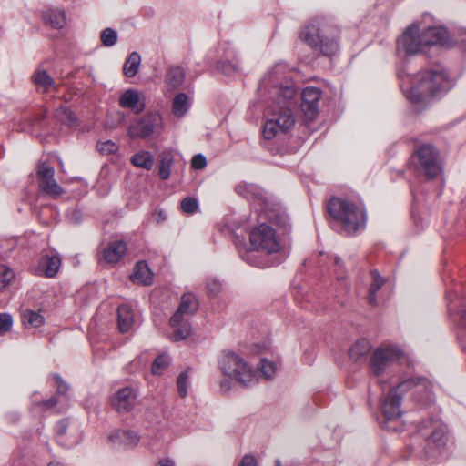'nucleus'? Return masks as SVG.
Segmentation results:
<instances>
[{
	"mask_svg": "<svg viewBox=\"0 0 466 466\" xmlns=\"http://www.w3.org/2000/svg\"><path fill=\"white\" fill-rule=\"evenodd\" d=\"M290 75L287 65L279 63L270 68L260 81L259 90L273 100L265 113L262 130L265 139L270 140L287 133L295 124L292 109L296 104V89Z\"/></svg>",
	"mask_w": 466,
	"mask_h": 466,
	"instance_id": "f257e3e1",
	"label": "nucleus"
},
{
	"mask_svg": "<svg viewBox=\"0 0 466 466\" xmlns=\"http://www.w3.org/2000/svg\"><path fill=\"white\" fill-rule=\"evenodd\" d=\"M453 85L448 72L443 67L435 66L419 72L413 77L411 86L406 89L402 86V89L409 100L420 103L431 97L442 96Z\"/></svg>",
	"mask_w": 466,
	"mask_h": 466,
	"instance_id": "f03ea898",
	"label": "nucleus"
},
{
	"mask_svg": "<svg viewBox=\"0 0 466 466\" xmlns=\"http://www.w3.org/2000/svg\"><path fill=\"white\" fill-rule=\"evenodd\" d=\"M219 370L226 377L220 382V389L223 391H228L231 388L228 380L245 387L257 382V373L252 365L238 353L225 352L219 360Z\"/></svg>",
	"mask_w": 466,
	"mask_h": 466,
	"instance_id": "7ed1b4c3",
	"label": "nucleus"
},
{
	"mask_svg": "<svg viewBox=\"0 0 466 466\" xmlns=\"http://www.w3.org/2000/svg\"><path fill=\"white\" fill-rule=\"evenodd\" d=\"M249 245L251 249L248 250L244 259L257 267H268L272 264L268 259L258 260L255 252H261L265 255H272L280 251L281 245L276 230L266 223H261L252 228L249 233Z\"/></svg>",
	"mask_w": 466,
	"mask_h": 466,
	"instance_id": "20e7f679",
	"label": "nucleus"
},
{
	"mask_svg": "<svg viewBox=\"0 0 466 466\" xmlns=\"http://www.w3.org/2000/svg\"><path fill=\"white\" fill-rule=\"evenodd\" d=\"M328 210L347 234H354L365 228L366 212L360 203L333 198L328 204Z\"/></svg>",
	"mask_w": 466,
	"mask_h": 466,
	"instance_id": "39448f33",
	"label": "nucleus"
},
{
	"mask_svg": "<svg viewBox=\"0 0 466 466\" xmlns=\"http://www.w3.org/2000/svg\"><path fill=\"white\" fill-rule=\"evenodd\" d=\"M300 38L325 56H333L339 50V29L314 21L305 26Z\"/></svg>",
	"mask_w": 466,
	"mask_h": 466,
	"instance_id": "423d86ee",
	"label": "nucleus"
},
{
	"mask_svg": "<svg viewBox=\"0 0 466 466\" xmlns=\"http://www.w3.org/2000/svg\"><path fill=\"white\" fill-rule=\"evenodd\" d=\"M414 388L415 393H424L426 397H429L431 390V383L420 379L416 383L411 380H403L397 385L396 388L391 390L386 396L382 402L381 410L387 422L396 421L400 419L402 411L400 409V396L398 392L402 393L406 390Z\"/></svg>",
	"mask_w": 466,
	"mask_h": 466,
	"instance_id": "0eeeda50",
	"label": "nucleus"
},
{
	"mask_svg": "<svg viewBox=\"0 0 466 466\" xmlns=\"http://www.w3.org/2000/svg\"><path fill=\"white\" fill-rule=\"evenodd\" d=\"M421 29L423 28L420 19L415 20L404 29L397 38L396 51L399 56H415L426 50Z\"/></svg>",
	"mask_w": 466,
	"mask_h": 466,
	"instance_id": "6e6552de",
	"label": "nucleus"
},
{
	"mask_svg": "<svg viewBox=\"0 0 466 466\" xmlns=\"http://www.w3.org/2000/svg\"><path fill=\"white\" fill-rule=\"evenodd\" d=\"M417 169L423 172L429 178L437 177L441 173V165L439 159L438 152L431 145H423L413 157Z\"/></svg>",
	"mask_w": 466,
	"mask_h": 466,
	"instance_id": "1a4fd4ad",
	"label": "nucleus"
},
{
	"mask_svg": "<svg viewBox=\"0 0 466 466\" xmlns=\"http://www.w3.org/2000/svg\"><path fill=\"white\" fill-rule=\"evenodd\" d=\"M433 18L431 15L426 14L420 19V25L423 29V43L425 48L435 46H446L451 44V37L446 27L433 24Z\"/></svg>",
	"mask_w": 466,
	"mask_h": 466,
	"instance_id": "9d476101",
	"label": "nucleus"
},
{
	"mask_svg": "<svg viewBox=\"0 0 466 466\" xmlns=\"http://www.w3.org/2000/svg\"><path fill=\"white\" fill-rule=\"evenodd\" d=\"M163 117L159 112H148L128 127V136L132 138H147L163 130Z\"/></svg>",
	"mask_w": 466,
	"mask_h": 466,
	"instance_id": "9b49d317",
	"label": "nucleus"
},
{
	"mask_svg": "<svg viewBox=\"0 0 466 466\" xmlns=\"http://www.w3.org/2000/svg\"><path fill=\"white\" fill-rule=\"evenodd\" d=\"M401 352L395 347H386L377 349L371 357L370 370L374 376L378 378V383L383 384L380 379L386 373L390 364L400 358Z\"/></svg>",
	"mask_w": 466,
	"mask_h": 466,
	"instance_id": "f8f14e48",
	"label": "nucleus"
},
{
	"mask_svg": "<svg viewBox=\"0 0 466 466\" xmlns=\"http://www.w3.org/2000/svg\"><path fill=\"white\" fill-rule=\"evenodd\" d=\"M432 431L426 438V453L429 457L437 458L446 453L447 428L444 424L435 421L431 424Z\"/></svg>",
	"mask_w": 466,
	"mask_h": 466,
	"instance_id": "ddd939ff",
	"label": "nucleus"
},
{
	"mask_svg": "<svg viewBox=\"0 0 466 466\" xmlns=\"http://www.w3.org/2000/svg\"><path fill=\"white\" fill-rule=\"evenodd\" d=\"M56 432L57 442L66 448L76 445L82 439L79 425L76 421H69L68 420L59 421Z\"/></svg>",
	"mask_w": 466,
	"mask_h": 466,
	"instance_id": "4468645a",
	"label": "nucleus"
},
{
	"mask_svg": "<svg viewBox=\"0 0 466 466\" xmlns=\"http://www.w3.org/2000/svg\"><path fill=\"white\" fill-rule=\"evenodd\" d=\"M38 186L42 192L52 197L57 198L64 194V189L55 179V169L46 164H41L37 170Z\"/></svg>",
	"mask_w": 466,
	"mask_h": 466,
	"instance_id": "2eb2a0df",
	"label": "nucleus"
},
{
	"mask_svg": "<svg viewBox=\"0 0 466 466\" xmlns=\"http://www.w3.org/2000/svg\"><path fill=\"white\" fill-rule=\"evenodd\" d=\"M137 391L132 387L119 389L111 398L112 407L120 413H128L136 406Z\"/></svg>",
	"mask_w": 466,
	"mask_h": 466,
	"instance_id": "dca6fc26",
	"label": "nucleus"
},
{
	"mask_svg": "<svg viewBox=\"0 0 466 466\" xmlns=\"http://www.w3.org/2000/svg\"><path fill=\"white\" fill-rule=\"evenodd\" d=\"M320 97L321 91L315 86H307L301 92V103L299 106L308 119L311 120L318 115Z\"/></svg>",
	"mask_w": 466,
	"mask_h": 466,
	"instance_id": "f3484780",
	"label": "nucleus"
},
{
	"mask_svg": "<svg viewBox=\"0 0 466 466\" xmlns=\"http://www.w3.org/2000/svg\"><path fill=\"white\" fill-rule=\"evenodd\" d=\"M108 440L115 446L133 449L140 442L141 436L133 430L115 429L108 433Z\"/></svg>",
	"mask_w": 466,
	"mask_h": 466,
	"instance_id": "a211bd4d",
	"label": "nucleus"
},
{
	"mask_svg": "<svg viewBox=\"0 0 466 466\" xmlns=\"http://www.w3.org/2000/svg\"><path fill=\"white\" fill-rule=\"evenodd\" d=\"M61 266L59 256L55 254H46L42 256L37 263L34 266L33 270L38 276L46 278L55 277Z\"/></svg>",
	"mask_w": 466,
	"mask_h": 466,
	"instance_id": "6ab92c4d",
	"label": "nucleus"
},
{
	"mask_svg": "<svg viewBox=\"0 0 466 466\" xmlns=\"http://www.w3.org/2000/svg\"><path fill=\"white\" fill-rule=\"evenodd\" d=\"M118 104L121 107L129 109L135 114L141 113L146 106L144 96L132 88L127 89L121 94Z\"/></svg>",
	"mask_w": 466,
	"mask_h": 466,
	"instance_id": "aec40b11",
	"label": "nucleus"
},
{
	"mask_svg": "<svg viewBox=\"0 0 466 466\" xmlns=\"http://www.w3.org/2000/svg\"><path fill=\"white\" fill-rule=\"evenodd\" d=\"M236 192L239 196L253 202L256 208H258L261 212L264 211L262 206L265 205L266 203L262 189L260 187L254 184L241 182L236 187Z\"/></svg>",
	"mask_w": 466,
	"mask_h": 466,
	"instance_id": "412c9836",
	"label": "nucleus"
},
{
	"mask_svg": "<svg viewBox=\"0 0 466 466\" xmlns=\"http://www.w3.org/2000/svg\"><path fill=\"white\" fill-rule=\"evenodd\" d=\"M198 309V302L194 295L185 294L181 298V301L177 310L170 319L171 327L180 324L181 317L194 314Z\"/></svg>",
	"mask_w": 466,
	"mask_h": 466,
	"instance_id": "4be33fe9",
	"label": "nucleus"
},
{
	"mask_svg": "<svg viewBox=\"0 0 466 466\" xmlns=\"http://www.w3.org/2000/svg\"><path fill=\"white\" fill-rule=\"evenodd\" d=\"M153 272L147 263L146 261H138L130 274V280L137 285L149 286L153 283Z\"/></svg>",
	"mask_w": 466,
	"mask_h": 466,
	"instance_id": "5701e85b",
	"label": "nucleus"
},
{
	"mask_svg": "<svg viewBox=\"0 0 466 466\" xmlns=\"http://www.w3.org/2000/svg\"><path fill=\"white\" fill-rule=\"evenodd\" d=\"M127 251V244L121 240L109 243L103 249V258L108 264L118 262Z\"/></svg>",
	"mask_w": 466,
	"mask_h": 466,
	"instance_id": "b1692460",
	"label": "nucleus"
},
{
	"mask_svg": "<svg viewBox=\"0 0 466 466\" xmlns=\"http://www.w3.org/2000/svg\"><path fill=\"white\" fill-rule=\"evenodd\" d=\"M44 20L53 28H63L66 25V15L63 8L51 6L43 13Z\"/></svg>",
	"mask_w": 466,
	"mask_h": 466,
	"instance_id": "393cba45",
	"label": "nucleus"
},
{
	"mask_svg": "<svg viewBox=\"0 0 466 466\" xmlns=\"http://www.w3.org/2000/svg\"><path fill=\"white\" fill-rule=\"evenodd\" d=\"M135 322V314L131 307L123 304L117 309L118 329L122 333L128 332L132 329Z\"/></svg>",
	"mask_w": 466,
	"mask_h": 466,
	"instance_id": "a878e982",
	"label": "nucleus"
},
{
	"mask_svg": "<svg viewBox=\"0 0 466 466\" xmlns=\"http://www.w3.org/2000/svg\"><path fill=\"white\" fill-rule=\"evenodd\" d=\"M191 107V99L185 93L177 94L172 99L171 111L172 114L181 118L187 115Z\"/></svg>",
	"mask_w": 466,
	"mask_h": 466,
	"instance_id": "bb28decb",
	"label": "nucleus"
},
{
	"mask_svg": "<svg viewBox=\"0 0 466 466\" xmlns=\"http://www.w3.org/2000/svg\"><path fill=\"white\" fill-rule=\"evenodd\" d=\"M130 163L137 168L149 171L154 167L155 157L147 150H139L130 157Z\"/></svg>",
	"mask_w": 466,
	"mask_h": 466,
	"instance_id": "cd10ccee",
	"label": "nucleus"
},
{
	"mask_svg": "<svg viewBox=\"0 0 466 466\" xmlns=\"http://www.w3.org/2000/svg\"><path fill=\"white\" fill-rule=\"evenodd\" d=\"M185 81V71L180 66L171 67L166 76V85L172 91L182 86Z\"/></svg>",
	"mask_w": 466,
	"mask_h": 466,
	"instance_id": "c85d7f7f",
	"label": "nucleus"
},
{
	"mask_svg": "<svg viewBox=\"0 0 466 466\" xmlns=\"http://www.w3.org/2000/svg\"><path fill=\"white\" fill-rule=\"evenodd\" d=\"M173 162L174 156L171 151H164L161 153L158 165V175L161 179L167 180L169 178Z\"/></svg>",
	"mask_w": 466,
	"mask_h": 466,
	"instance_id": "c756f323",
	"label": "nucleus"
},
{
	"mask_svg": "<svg viewBox=\"0 0 466 466\" xmlns=\"http://www.w3.org/2000/svg\"><path fill=\"white\" fill-rule=\"evenodd\" d=\"M278 370V365L276 362L269 360L268 359H262L260 362L258 364L257 373V380L258 377H261L265 380L272 379Z\"/></svg>",
	"mask_w": 466,
	"mask_h": 466,
	"instance_id": "7c9ffc66",
	"label": "nucleus"
},
{
	"mask_svg": "<svg viewBox=\"0 0 466 466\" xmlns=\"http://www.w3.org/2000/svg\"><path fill=\"white\" fill-rule=\"evenodd\" d=\"M32 81L38 89H41L44 92L49 90L55 86L52 77L43 69H37L33 74Z\"/></svg>",
	"mask_w": 466,
	"mask_h": 466,
	"instance_id": "2f4dec72",
	"label": "nucleus"
},
{
	"mask_svg": "<svg viewBox=\"0 0 466 466\" xmlns=\"http://www.w3.org/2000/svg\"><path fill=\"white\" fill-rule=\"evenodd\" d=\"M32 409L35 413H43L55 408L56 400L54 398L42 400L39 393H34L31 399Z\"/></svg>",
	"mask_w": 466,
	"mask_h": 466,
	"instance_id": "473e14b6",
	"label": "nucleus"
},
{
	"mask_svg": "<svg viewBox=\"0 0 466 466\" xmlns=\"http://www.w3.org/2000/svg\"><path fill=\"white\" fill-rule=\"evenodd\" d=\"M22 322L26 328H39L44 325L45 318L39 311L25 309L22 313Z\"/></svg>",
	"mask_w": 466,
	"mask_h": 466,
	"instance_id": "72a5a7b5",
	"label": "nucleus"
},
{
	"mask_svg": "<svg viewBox=\"0 0 466 466\" xmlns=\"http://www.w3.org/2000/svg\"><path fill=\"white\" fill-rule=\"evenodd\" d=\"M370 350V344L366 339H358L350 350V357L354 361L364 358Z\"/></svg>",
	"mask_w": 466,
	"mask_h": 466,
	"instance_id": "f704fd0d",
	"label": "nucleus"
},
{
	"mask_svg": "<svg viewBox=\"0 0 466 466\" xmlns=\"http://www.w3.org/2000/svg\"><path fill=\"white\" fill-rule=\"evenodd\" d=\"M141 63V56L137 52H132L123 66V72L126 76L133 77L137 75Z\"/></svg>",
	"mask_w": 466,
	"mask_h": 466,
	"instance_id": "c9c22d12",
	"label": "nucleus"
},
{
	"mask_svg": "<svg viewBox=\"0 0 466 466\" xmlns=\"http://www.w3.org/2000/svg\"><path fill=\"white\" fill-rule=\"evenodd\" d=\"M372 282L370 288L369 293V302L370 304L376 303V292L383 286L384 279L380 277L377 270H372L370 272Z\"/></svg>",
	"mask_w": 466,
	"mask_h": 466,
	"instance_id": "e433bc0d",
	"label": "nucleus"
},
{
	"mask_svg": "<svg viewBox=\"0 0 466 466\" xmlns=\"http://www.w3.org/2000/svg\"><path fill=\"white\" fill-rule=\"evenodd\" d=\"M173 328L175 330L170 336L173 341H180L187 339L191 331L190 325L187 321H184V317H181L180 324Z\"/></svg>",
	"mask_w": 466,
	"mask_h": 466,
	"instance_id": "4c0bfd02",
	"label": "nucleus"
},
{
	"mask_svg": "<svg viewBox=\"0 0 466 466\" xmlns=\"http://www.w3.org/2000/svg\"><path fill=\"white\" fill-rule=\"evenodd\" d=\"M170 358L168 355H159L152 364V373L155 375H161L163 371L168 367Z\"/></svg>",
	"mask_w": 466,
	"mask_h": 466,
	"instance_id": "58836bf2",
	"label": "nucleus"
},
{
	"mask_svg": "<svg viewBox=\"0 0 466 466\" xmlns=\"http://www.w3.org/2000/svg\"><path fill=\"white\" fill-rule=\"evenodd\" d=\"M117 32L111 27L104 29L100 34L101 43L105 46H113L117 42Z\"/></svg>",
	"mask_w": 466,
	"mask_h": 466,
	"instance_id": "ea45409f",
	"label": "nucleus"
},
{
	"mask_svg": "<svg viewBox=\"0 0 466 466\" xmlns=\"http://www.w3.org/2000/svg\"><path fill=\"white\" fill-rule=\"evenodd\" d=\"M15 274L13 270L5 265H0V290L6 288L13 280Z\"/></svg>",
	"mask_w": 466,
	"mask_h": 466,
	"instance_id": "a19ab883",
	"label": "nucleus"
},
{
	"mask_svg": "<svg viewBox=\"0 0 466 466\" xmlns=\"http://www.w3.org/2000/svg\"><path fill=\"white\" fill-rule=\"evenodd\" d=\"M177 385V390H178L179 395L182 398H185L188 393V389L190 386V381H189V377L187 375V372H186V371L182 372L178 376Z\"/></svg>",
	"mask_w": 466,
	"mask_h": 466,
	"instance_id": "79ce46f5",
	"label": "nucleus"
},
{
	"mask_svg": "<svg viewBox=\"0 0 466 466\" xmlns=\"http://www.w3.org/2000/svg\"><path fill=\"white\" fill-rule=\"evenodd\" d=\"M180 206L184 213L194 214L198 208V202L195 198L187 197L181 201Z\"/></svg>",
	"mask_w": 466,
	"mask_h": 466,
	"instance_id": "37998d69",
	"label": "nucleus"
},
{
	"mask_svg": "<svg viewBox=\"0 0 466 466\" xmlns=\"http://www.w3.org/2000/svg\"><path fill=\"white\" fill-rule=\"evenodd\" d=\"M13 326V318L8 313H0V335L7 333Z\"/></svg>",
	"mask_w": 466,
	"mask_h": 466,
	"instance_id": "c03bdc74",
	"label": "nucleus"
},
{
	"mask_svg": "<svg viewBox=\"0 0 466 466\" xmlns=\"http://www.w3.org/2000/svg\"><path fill=\"white\" fill-rule=\"evenodd\" d=\"M97 149L103 154H114L117 151L118 147L111 140L99 142L97 144Z\"/></svg>",
	"mask_w": 466,
	"mask_h": 466,
	"instance_id": "a18cd8bd",
	"label": "nucleus"
},
{
	"mask_svg": "<svg viewBox=\"0 0 466 466\" xmlns=\"http://www.w3.org/2000/svg\"><path fill=\"white\" fill-rule=\"evenodd\" d=\"M56 116L57 118H59V120L66 121L69 124H73L76 120L73 112H71L69 109H67L66 107L59 108L56 111Z\"/></svg>",
	"mask_w": 466,
	"mask_h": 466,
	"instance_id": "49530a36",
	"label": "nucleus"
},
{
	"mask_svg": "<svg viewBox=\"0 0 466 466\" xmlns=\"http://www.w3.org/2000/svg\"><path fill=\"white\" fill-rule=\"evenodd\" d=\"M51 380L53 385L56 387V390L59 394H65L68 390V385L62 380L59 375L54 374L51 377Z\"/></svg>",
	"mask_w": 466,
	"mask_h": 466,
	"instance_id": "de8ad7c7",
	"label": "nucleus"
},
{
	"mask_svg": "<svg viewBox=\"0 0 466 466\" xmlns=\"http://www.w3.org/2000/svg\"><path fill=\"white\" fill-rule=\"evenodd\" d=\"M207 289L210 295H217L221 290V283L216 278H209L207 280Z\"/></svg>",
	"mask_w": 466,
	"mask_h": 466,
	"instance_id": "09e8293b",
	"label": "nucleus"
},
{
	"mask_svg": "<svg viewBox=\"0 0 466 466\" xmlns=\"http://www.w3.org/2000/svg\"><path fill=\"white\" fill-rule=\"evenodd\" d=\"M191 166L195 169H203L207 166V159L202 154L195 155L192 157Z\"/></svg>",
	"mask_w": 466,
	"mask_h": 466,
	"instance_id": "8fccbe9b",
	"label": "nucleus"
},
{
	"mask_svg": "<svg viewBox=\"0 0 466 466\" xmlns=\"http://www.w3.org/2000/svg\"><path fill=\"white\" fill-rule=\"evenodd\" d=\"M238 466H257V461L253 455L246 454Z\"/></svg>",
	"mask_w": 466,
	"mask_h": 466,
	"instance_id": "3c124183",
	"label": "nucleus"
},
{
	"mask_svg": "<svg viewBox=\"0 0 466 466\" xmlns=\"http://www.w3.org/2000/svg\"><path fill=\"white\" fill-rule=\"evenodd\" d=\"M156 466H176V462L173 459L162 458L157 461Z\"/></svg>",
	"mask_w": 466,
	"mask_h": 466,
	"instance_id": "603ef678",
	"label": "nucleus"
},
{
	"mask_svg": "<svg viewBox=\"0 0 466 466\" xmlns=\"http://www.w3.org/2000/svg\"><path fill=\"white\" fill-rule=\"evenodd\" d=\"M164 429L165 427H162L160 429L157 430V433L156 435V439L158 440V441H164L166 439V436L164 434Z\"/></svg>",
	"mask_w": 466,
	"mask_h": 466,
	"instance_id": "864d4df0",
	"label": "nucleus"
},
{
	"mask_svg": "<svg viewBox=\"0 0 466 466\" xmlns=\"http://www.w3.org/2000/svg\"><path fill=\"white\" fill-rule=\"evenodd\" d=\"M166 219V215L164 214V212L162 211H159L157 213V221L159 223L163 220Z\"/></svg>",
	"mask_w": 466,
	"mask_h": 466,
	"instance_id": "5fc2aeb1",
	"label": "nucleus"
},
{
	"mask_svg": "<svg viewBox=\"0 0 466 466\" xmlns=\"http://www.w3.org/2000/svg\"><path fill=\"white\" fill-rule=\"evenodd\" d=\"M48 466H64L63 464H61L60 462L58 461H52L48 464Z\"/></svg>",
	"mask_w": 466,
	"mask_h": 466,
	"instance_id": "6e6d98bb",
	"label": "nucleus"
},
{
	"mask_svg": "<svg viewBox=\"0 0 466 466\" xmlns=\"http://www.w3.org/2000/svg\"><path fill=\"white\" fill-rule=\"evenodd\" d=\"M334 261H335L336 265H339V263H340V259L337 257L334 258Z\"/></svg>",
	"mask_w": 466,
	"mask_h": 466,
	"instance_id": "4d7b16f0",
	"label": "nucleus"
},
{
	"mask_svg": "<svg viewBox=\"0 0 466 466\" xmlns=\"http://www.w3.org/2000/svg\"><path fill=\"white\" fill-rule=\"evenodd\" d=\"M275 466H281V463L279 460L275 461Z\"/></svg>",
	"mask_w": 466,
	"mask_h": 466,
	"instance_id": "13d9d810",
	"label": "nucleus"
},
{
	"mask_svg": "<svg viewBox=\"0 0 466 466\" xmlns=\"http://www.w3.org/2000/svg\"><path fill=\"white\" fill-rule=\"evenodd\" d=\"M270 220H273V216L271 214L267 215Z\"/></svg>",
	"mask_w": 466,
	"mask_h": 466,
	"instance_id": "bf43d9fd",
	"label": "nucleus"
},
{
	"mask_svg": "<svg viewBox=\"0 0 466 466\" xmlns=\"http://www.w3.org/2000/svg\"><path fill=\"white\" fill-rule=\"evenodd\" d=\"M225 74H228L229 70L221 69Z\"/></svg>",
	"mask_w": 466,
	"mask_h": 466,
	"instance_id": "052dcab7",
	"label": "nucleus"
}]
</instances>
